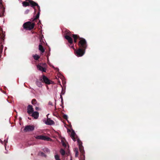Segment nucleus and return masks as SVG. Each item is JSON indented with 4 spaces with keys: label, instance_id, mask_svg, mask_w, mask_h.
<instances>
[{
    "label": "nucleus",
    "instance_id": "36",
    "mask_svg": "<svg viewBox=\"0 0 160 160\" xmlns=\"http://www.w3.org/2000/svg\"><path fill=\"white\" fill-rule=\"evenodd\" d=\"M2 5V0H0V6Z\"/></svg>",
    "mask_w": 160,
    "mask_h": 160
},
{
    "label": "nucleus",
    "instance_id": "3",
    "mask_svg": "<svg viewBox=\"0 0 160 160\" xmlns=\"http://www.w3.org/2000/svg\"><path fill=\"white\" fill-rule=\"evenodd\" d=\"M79 48L86 50L87 47V43L85 39L82 38L78 43Z\"/></svg>",
    "mask_w": 160,
    "mask_h": 160
},
{
    "label": "nucleus",
    "instance_id": "4",
    "mask_svg": "<svg viewBox=\"0 0 160 160\" xmlns=\"http://www.w3.org/2000/svg\"><path fill=\"white\" fill-rule=\"evenodd\" d=\"M42 82L45 83L46 84H53V82L49 80L47 77L44 75H42V78L41 79Z\"/></svg>",
    "mask_w": 160,
    "mask_h": 160
},
{
    "label": "nucleus",
    "instance_id": "24",
    "mask_svg": "<svg viewBox=\"0 0 160 160\" xmlns=\"http://www.w3.org/2000/svg\"><path fill=\"white\" fill-rule=\"evenodd\" d=\"M77 142L79 146H80L81 145H82V142L78 138L77 139Z\"/></svg>",
    "mask_w": 160,
    "mask_h": 160
},
{
    "label": "nucleus",
    "instance_id": "7",
    "mask_svg": "<svg viewBox=\"0 0 160 160\" xmlns=\"http://www.w3.org/2000/svg\"><path fill=\"white\" fill-rule=\"evenodd\" d=\"M35 138L37 139L47 140L48 141H50L51 140V139L49 138L42 135H39L35 137Z\"/></svg>",
    "mask_w": 160,
    "mask_h": 160
},
{
    "label": "nucleus",
    "instance_id": "35",
    "mask_svg": "<svg viewBox=\"0 0 160 160\" xmlns=\"http://www.w3.org/2000/svg\"><path fill=\"white\" fill-rule=\"evenodd\" d=\"M50 53H48V55H47V59H48V56H49V55H50Z\"/></svg>",
    "mask_w": 160,
    "mask_h": 160
},
{
    "label": "nucleus",
    "instance_id": "32",
    "mask_svg": "<svg viewBox=\"0 0 160 160\" xmlns=\"http://www.w3.org/2000/svg\"><path fill=\"white\" fill-rule=\"evenodd\" d=\"M62 144L63 146L65 147H66V146H67L66 144L64 142H62Z\"/></svg>",
    "mask_w": 160,
    "mask_h": 160
},
{
    "label": "nucleus",
    "instance_id": "29",
    "mask_svg": "<svg viewBox=\"0 0 160 160\" xmlns=\"http://www.w3.org/2000/svg\"><path fill=\"white\" fill-rule=\"evenodd\" d=\"M78 155V151H76L75 153V157H77Z\"/></svg>",
    "mask_w": 160,
    "mask_h": 160
},
{
    "label": "nucleus",
    "instance_id": "8",
    "mask_svg": "<svg viewBox=\"0 0 160 160\" xmlns=\"http://www.w3.org/2000/svg\"><path fill=\"white\" fill-rule=\"evenodd\" d=\"M34 111L33 108H32V105H28L27 107V112L28 113L30 114Z\"/></svg>",
    "mask_w": 160,
    "mask_h": 160
},
{
    "label": "nucleus",
    "instance_id": "16",
    "mask_svg": "<svg viewBox=\"0 0 160 160\" xmlns=\"http://www.w3.org/2000/svg\"><path fill=\"white\" fill-rule=\"evenodd\" d=\"M39 50L41 51L43 53L45 52V49L42 46L41 43L39 45Z\"/></svg>",
    "mask_w": 160,
    "mask_h": 160
},
{
    "label": "nucleus",
    "instance_id": "40",
    "mask_svg": "<svg viewBox=\"0 0 160 160\" xmlns=\"http://www.w3.org/2000/svg\"><path fill=\"white\" fill-rule=\"evenodd\" d=\"M4 12V8H3V10L2 11V12L3 13Z\"/></svg>",
    "mask_w": 160,
    "mask_h": 160
},
{
    "label": "nucleus",
    "instance_id": "28",
    "mask_svg": "<svg viewBox=\"0 0 160 160\" xmlns=\"http://www.w3.org/2000/svg\"><path fill=\"white\" fill-rule=\"evenodd\" d=\"M29 12V10L28 9H27L25 11L24 13L25 14H27Z\"/></svg>",
    "mask_w": 160,
    "mask_h": 160
},
{
    "label": "nucleus",
    "instance_id": "19",
    "mask_svg": "<svg viewBox=\"0 0 160 160\" xmlns=\"http://www.w3.org/2000/svg\"><path fill=\"white\" fill-rule=\"evenodd\" d=\"M22 5L24 7H26L30 5V3L29 2L27 1H24L22 2Z\"/></svg>",
    "mask_w": 160,
    "mask_h": 160
},
{
    "label": "nucleus",
    "instance_id": "17",
    "mask_svg": "<svg viewBox=\"0 0 160 160\" xmlns=\"http://www.w3.org/2000/svg\"><path fill=\"white\" fill-rule=\"evenodd\" d=\"M79 148L80 152L82 153V154H83L84 152L83 147L82 145H81L80 146H79Z\"/></svg>",
    "mask_w": 160,
    "mask_h": 160
},
{
    "label": "nucleus",
    "instance_id": "6",
    "mask_svg": "<svg viewBox=\"0 0 160 160\" xmlns=\"http://www.w3.org/2000/svg\"><path fill=\"white\" fill-rule=\"evenodd\" d=\"M35 127L33 125H27L25 127L23 131L25 132L32 131L34 129Z\"/></svg>",
    "mask_w": 160,
    "mask_h": 160
},
{
    "label": "nucleus",
    "instance_id": "5",
    "mask_svg": "<svg viewBox=\"0 0 160 160\" xmlns=\"http://www.w3.org/2000/svg\"><path fill=\"white\" fill-rule=\"evenodd\" d=\"M85 50L79 48L76 52V54L78 57L82 56L85 53Z\"/></svg>",
    "mask_w": 160,
    "mask_h": 160
},
{
    "label": "nucleus",
    "instance_id": "42",
    "mask_svg": "<svg viewBox=\"0 0 160 160\" xmlns=\"http://www.w3.org/2000/svg\"><path fill=\"white\" fill-rule=\"evenodd\" d=\"M28 118L29 119H30V118Z\"/></svg>",
    "mask_w": 160,
    "mask_h": 160
},
{
    "label": "nucleus",
    "instance_id": "9",
    "mask_svg": "<svg viewBox=\"0 0 160 160\" xmlns=\"http://www.w3.org/2000/svg\"><path fill=\"white\" fill-rule=\"evenodd\" d=\"M41 65V64H40V65L38 64L37 66L38 69L39 70L42 71V72H46L47 70L46 68L43 67Z\"/></svg>",
    "mask_w": 160,
    "mask_h": 160
},
{
    "label": "nucleus",
    "instance_id": "2",
    "mask_svg": "<svg viewBox=\"0 0 160 160\" xmlns=\"http://www.w3.org/2000/svg\"><path fill=\"white\" fill-rule=\"evenodd\" d=\"M35 25L34 22L32 23L29 21L24 23L23 24V27L26 30H31L34 28Z\"/></svg>",
    "mask_w": 160,
    "mask_h": 160
},
{
    "label": "nucleus",
    "instance_id": "30",
    "mask_svg": "<svg viewBox=\"0 0 160 160\" xmlns=\"http://www.w3.org/2000/svg\"><path fill=\"white\" fill-rule=\"evenodd\" d=\"M48 104L49 105H51V106H52L53 105V104H52V102L51 101H49L48 102Z\"/></svg>",
    "mask_w": 160,
    "mask_h": 160
},
{
    "label": "nucleus",
    "instance_id": "22",
    "mask_svg": "<svg viewBox=\"0 0 160 160\" xmlns=\"http://www.w3.org/2000/svg\"><path fill=\"white\" fill-rule=\"evenodd\" d=\"M33 57L34 59L35 60H38L40 58V57L37 54H35L33 56Z\"/></svg>",
    "mask_w": 160,
    "mask_h": 160
},
{
    "label": "nucleus",
    "instance_id": "27",
    "mask_svg": "<svg viewBox=\"0 0 160 160\" xmlns=\"http://www.w3.org/2000/svg\"><path fill=\"white\" fill-rule=\"evenodd\" d=\"M63 118L64 119L67 120L68 119V116L64 114L63 115Z\"/></svg>",
    "mask_w": 160,
    "mask_h": 160
},
{
    "label": "nucleus",
    "instance_id": "25",
    "mask_svg": "<svg viewBox=\"0 0 160 160\" xmlns=\"http://www.w3.org/2000/svg\"><path fill=\"white\" fill-rule=\"evenodd\" d=\"M55 158L56 160H60L59 156L58 155H56L55 156Z\"/></svg>",
    "mask_w": 160,
    "mask_h": 160
},
{
    "label": "nucleus",
    "instance_id": "15",
    "mask_svg": "<svg viewBox=\"0 0 160 160\" xmlns=\"http://www.w3.org/2000/svg\"><path fill=\"white\" fill-rule=\"evenodd\" d=\"M31 103L34 106H38L39 104L37 102L35 99H32Z\"/></svg>",
    "mask_w": 160,
    "mask_h": 160
},
{
    "label": "nucleus",
    "instance_id": "20",
    "mask_svg": "<svg viewBox=\"0 0 160 160\" xmlns=\"http://www.w3.org/2000/svg\"><path fill=\"white\" fill-rule=\"evenodd\" d=\"M65 33L66 34V35H68L70 36H72V34L71 32L68 30H66L65 31Z\"/></svg>",
    "mask_w": 160,
    "mask_h": 160
},
{
    "label": "nucleus",
    "instance_id": "13",
    "mask_svg": "<svg viewBox=\"0 0 160 160\" xmlns=\"http://www.w3.org/2000/svg\"><path fill=\"white\" fill-rule=\"evenodd\" d=\"M75 135H76V134H75L74 131V130H72V132H71L70 136H71V138H72V140L74 141H75L76 140V138L75 137Z\"/></svg>",
    "mask_w": 160,
    "mask_h": 160
},
{
    "label": "nucleus",
    "instance_id": "44",
    "mask_svg": "<svg viewBox=\"0 0 160 160\" xmlns=\"http://www.w3.org/2000/svg\"><path fill=\"white\" fill-rule=\"evenodd\" d=\"M1 142L2 143V141H1Z\"/></svg>",
    "mask_w": 160,
    "mask_h": 160
},
{
    "label": "nucleus",
    "instance_id": "21",
    "mask_svg": "<svg viewBox=\"0 0 160 160\" xmlns=\"http://www.w3.org/2000/svg\"><path fill=\"white\" fill-rule=\"evenodd\" d=\"M60 152L62 156H64L65 154V151L62 148H61L60 149Z\"/></svg>",
    "mask_w": 160,
    "mask_h": 160
},
{
    "label": "nucleus",
    "instance_id": "26",
    "mask_svg": "<svg viewBox=\"0 0 160 160\" xmlns=\"http://www.w3.org/2000/svg\"><path fill=\"white\" fill-rule=\"evenodd\" d=\"M65 93V91L63 89V88L62 87V90L61 93L60 95H64Z\"/></svg>",
    "mask_w": 160,
    "mask_h": 160
},
{
    "label": "nucleus",
    "instance_id": "41",
    "mask_svg": "<svg viewBox=\"0 0 160 160\" xmlns=\"http://www.w3.org/2000/svg\"><path fill=\"white\" fill-rule=\"evenodd\" d=\"M72 47L73 49H74V46H72Z\"/></svg>",
    "mask_w": 160,
    "mask_h": 160
},
{
    "label": "nucleus",
    "instance_id": "34",
    "mask_svg": "<svg viewBox=\"0 0 160 160\" xmlns=\"http://www.w3.org/2000/svg\"><path fill=\"white\" fill-rule=\"evenodd\" d=\"M60 98L61 99V102H62V101H63V98L62 95H60Z\"/></svg>",
    "mask_w": 160,
    "mask_h": 160
},
{
    "label": "nucleus",
    "instance_id": "37",
    "mask_svg": "<svg viewBox=\"0 0 160 160\" xmlns=\"http://www.w3.org/2000/svg\"><path fill=\"white\" fill-rule=\"evenodd\" d=\"M74 41L75 43H76L77 42V40L74 39Z\"/></svg>",
    "mask_w": 160,
    "mask_h": 160
},
{
    "label": "nucleus",
    "instance_id": "45",
    "mask_svg": "<svg viewBox=\"0 0 160 160\" xmlns=\"http://www.w3.org/2000/svg\"><path fill=\"white\" fill-rule=\"evenodd\" d=\"M71 160H72V159H71Z\"/></svg>",
    "mask_w": 160,
    "mask_h": 160
},
{
    "label": "nucleus",
    "instance_id": "39",
    "mask_svg": "<svg viewBox=\"0 0 160 160\" xmlns=\"http://www.w3.org/2000/svg\"><path fill=\"white\" fill-rule=\"evenodd\" d=\"M42 65H44V66H46V64L45 63H44L42 64Z\"/></svg>",
    "mask_w": 160,
    "mask_h": 160
},
{
    "label": "nucleus",
    "instance_id": "38",
    "mask_svg": "<svg viewBox=\"0 0 160 160\" xmlns=\"http://www.w3.org/2000/svg\"><path fill=\"white\" fill-rule=\"evenodd\" d=\"M4 142L5 144H6V143H7V141H6V140H5L4 141Z\"/></svg>",
    "mask_w": 160,
    "mask_h": 160
},
{
    "label": "nucleus",
    "instance_id": "14",
    "mask_svg": "<svg viewBox=\"0 0 160 160\" xmlns=\"http://www.w3.org/2000/svg\"><path fill=\"white\" fill-rule=\"evenodd\" d=\"M73 38L74 39L77 40V39H79L80 40L82 38H81L77 34H72V36Z\"/></svg>",
    "mask_w": 160,
    "mask_h": 160
},
{
    "label": "nucleus",
    "instance_id": "31",
    "mask_svg": "<svg viewBox=\"0 0 160 160\" xmlns=\"http://www.w3.org/2000/svg\"><path fill=\"white\" fill-rule=\"evenodd\" d=\"M39 154H41V155H42V156H44L45 155L44 153L43 152H39Z\"/></svg>",
    "mask_w": 160,
    "mask_h": 160
},
{
    "label": "nucleus",
    "instance_id": "1",
    "mask_svg": "<svg viewBox=\"0 0 160 160\" xmlns=\"http://www.w3.org/2000/svg\"><path fill=\"white\" fill-rule=\"evenodd\" d=\"M28 1L30 3V6L32 7L34 10L35 12H36L37 10L35 8V7L37 6L38 9V11L36 15L34 18H32L30 20L32 22H36L37 21V19L39 18L40 13V7L38 4L32 0H25Z\"/></svg>",
    "mask_w": 160,
    "mask_h": 160
},
{
    "label": "nucleus",
    "instance_id": "12",
    "mask_svg": "<svg viewBox=\"0 0 160 160\" xmlns=\"http://www.w3.org/2000/svg\"><path fill=\"white\" fill-rule=\"evenodd\" d=\"M32 116L35 119H37L39 117V113L37 112H33L32 113Z\"/></svg>",
    "mask_w": 160,
    "mask_h": 160
},
{
    "label": "nucleus",
    "instance_id": "18",
    "mask_svg": "<svg viewBox=\"0 0 160 160\" xmlns=\"http://www.w3.org/2000/svg\"><path fill=\"white\" fill-rule=\"evenodd\" d=\"M42 81H36V83L37 85L39 87H41L42 86Z\"/></svg>",
    "mask_w": 160,
    "mask_h": 160
},
{
    "label": "nucleus",
    "instance_id": "33",
    "mask_svg": "<svg viewBox=\"0 0 160 160\" xmlns=\"http://www.w3.org/2000/svg\"><path fill=\"white\" fill-rule=\"evenodd\" d=\"M38 106H36L35 109L36 110H39V108L37 107Z\"/></svg>",
    "mask_w": 160,
    "mask_h": 160
},
{
    "label": "nucleus",
    "instance_id": "10",
    "mask_svg": "<svg viewBox=\"0 0 160 160\" xmlns=\"http://www.w3.org/2000/svg\"><path fill=\"white\" fill-rule=\"evenodd\" d=\"M71 37V36L68 35H66L65 37V38L68 41L69 43L71 44L73 43V41Z\"/></svg>",
    "mask_w": 160,
    "mask_h": 160
},
{
    "label": "nucleus",
    "instance_id": "23",
    "mask_svg": "<svg viewBox=\"0 0 160 160\" xmlns=\"http://www.w3.org/2000/svg\"><path fill=\"white\" fill-rule=\"evenodd\" d=\"M5 35L3 33H0V39L1 38L2 40H4V37H5Z\"/></svg>",
    "mask_w": 160,
    "mask_h": 160
},
{
    "label": "nucleus",
    "instance_id": "11",
    "mask_svg": "<svg viewBox=\"0 0 160 160\" xmlns=\"http://www.w3.org/2000/svg\"><path fill=\"white\" fill-rule=\"evenodd\" d=\"M45 123L48 125H52L54 123V122L50 118H48L47 121L45 122Z\"/></svg>",
    "mask_w": 160,
    "mask_h": 160
},
{
    "label": "nucleus",
    "instance_id": "43",
    "mask_svg": "<svg viewBox=\"0 0 160 160\" xmlns=\"http://www.w3.org/2000/svg\"><path fill=\"white\" fill-rule=\"evenodd\" d=\"M1 142L2 143V141H1Z\"/></svg>",
    "mask_w": 160,
    "mask_h": 160
}]
</instances>
